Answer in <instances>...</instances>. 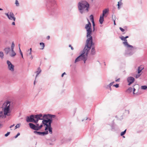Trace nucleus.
Returning a JSON list of instances; mask_svg holds the SVG:
<instances>
[{
	"instance_id": "13",
	"label": "nucleus",
	"mask_w": 147,
	"mask_h": 147,
	"mask_svg": "<svg viewBox=\"0 0 147 147\" xmlns=\"http://www.w3.org/2000/svg\"><path fill=\"white\" fill-rule=\"evenodd\" d=\"M135 80L134 78L132 77H129L127 78V80L129 83L128 85H130L132 83H133Z\"/></svg>"
},
{
	"instance_id": "56",
	"label": "nucleus",
	"mask_w": 147,
	"mask_h": 147,
	"mask_svg": "<svg viewBox=\"0 0 147 147\" xmlns=\"http://www.w3.org/2000/svg\"><path fill=\"white\" fill-rule=\"evenodd\" d=\"M12 25H15V23L14 22H13L12 23Z\"/></svg>"
},
{
	"instance_id": "53",
	"label": "nucleus",
	"mask_w": 147,
	"mask_h": 147,
	"mask_svg": "<svg viewBox=\"0 0 147 147\" xmlns=\"http://www.w3.org/2000/svg\"><path fill=\"white\" fill-rule=\"evenodd\" d=\"M14 125H14V124H13V125H11V126L9 127H10V128H11L12 127H13V126H14Z\"/></svg>"
},
{
	"instance_id": "6",
	"label": "nucleus",
	"mask_w": 147,
	"mask_h": 147,
	"mask_svg": "<svg viewBox=\"0 0 147 147\" xmlns=\"http://www.w3.org/2000/svg\"><path fill=\"white\" fill-rule=\"evenodd\" d=\"M92 45H91L86 44V48L87 50L85 51L86 53L85 54V55H84L82 60L84 61V63H86V61L87 59L88 52L91 49V47Z\"/></svg>"
},
{
	"instance_id": "64",
	"label": "nucleus",
	"mask_w": 147,
	"mask_h": 147,
	"mask_svg": "<svg viewBox=\"0 0 147 147\" xmlns=\"http://www.w3.org/2000/svg\"><path fill=\"white\" fill-rule=\"evenodd\" d=\"M21 56H22V58H23V55H21Z\"/></svg>"
},
{
	"instance_id": "17",
	"label": "nucleus",
	"mask_w": 147,
	"mask_h": 147,
	"mask_svg": "<svg viewBox=\"0 0 147 147\" xmlns=\"http://www.w3.org/2000/svg\"><path fill=\"white\" fill-rule=\"evenodd\" d=\"M114 83V82H112L110 84H109V85L105 86L104 87L106 88L109 89L110 90H111V86L113 85Z\"/></svg>"
},
{
	"instance_id": "18",
	"label": "nucleus",
	"mask_w": 147,
	"mask_h": 147,
	"mask_svg": "<svg viewBox=\"0 0 147 147\" xmlns=\"http://www.w3.org/2000/svg\"><path fill=\"white\" fill-rule=\"evenodd\" d=\"M94 44L91 47V48L92 47V48L91 50V55H94L96 53V51L94 47Z\"/></svg>"
},
{
	"instance_id": "31",
	"label": "nucleus",
	"mask_w": 147,
	"mask_h": 147,
	"mask_svg": "<svg viewBox=\"0 0 147 147\" xmlns=\"http://www.w3.org/2000/svg\"><path fill=\"white\" fill-rule=\"evenodd\" d=\"M34 133L37 135H41V132H38L36 131H34Z\"/></svg>"
},
{
	"instance_id": "62",
	"label": "nucleus",
	"mask_w": 147,
	"mask_h": 147,
	"mask_svg": "<svg viewBox=\"0 0 147 147\" xmlns=\"http://www.w3.org/2000/svg\"><path fill=\"white\" fill-rule=\"evenodd\" d=\"M3 9H2L0 8V10H2Z\"/></svg>"
},
{
	"instance_id": "41",
	"label": "nucleus",
	"mask_w": 147,
	"mask_h": 147,
	"mask_svg": "<svg viewBox=\"0 0 147 147\" xmlns=\"http://www.w3.org/2000/svg\"><path fill=\"white\" fill-rule=\"evenodd\" d=\"M92 25H93V31H94V26H95V24H94V22H92Z\"/></svg>"
},
{
	"instance_id": "52",
	"label": "nucleus",
	"mask_w": 147,
	"mask_h": 147,
	"mask_svg": "<svg viewBox=\"0 0 147 147\" xmlns=\"http://www.w3.org/2000/svg\"><path fill=\"white\" fill-rule=\"evenodd\" d=\"M31 51H32V49L30 48V49H28L27 51V52H29V51H31Z\"/></svg>"
},
{
	"instance_id": "8",
	"label": "nucleus",
	"mask_w": 147,
	"mask_h": 147,
	"mask_svg": "<svg viewBox=\"0 0 147 147\" xmlns=\"http://www.w3.org/2000/svg\"><path fill=\"white\" fill-rule=\"evenodd\" d=\"M56 116L55 115H52L50 114H45L43 116V118L46 119H48L49 122L52 123V118L55 117Z\"/></svg>"
},
{
	"instance_id": "54",
	"label": "nucleus",
	"mask_w": 147,
	"mask_h": 147,
	"mask_svg": "<svg viewBox=\"0 0 147 147\" xmlns=\"http://www.w3.org/2000/svg\"><path fill=\"white\" fill-rule=\"evenodd\" d=\"M50 36H47V40H49L50 39Z\"/></svg>"
},
{
	"instance_id": "22",
	"label": "nucleus",
	"mask_w": 147,
	"mask_h": 147,
	"mask_svg": "<svg viewBox=\"0 0 147 147\" xmlns=\"http://www.w3.org/2000/svg\"><path fill=\"white\" fill-rule=\"evenodd\" d=\"M104 20V16H100L99 21L100 23L101 24H102L103 23Z\"/></svg>"
},
{
	"instance_id": "61",
	"label": "nucleus",
	"mask_w": 147,
	"mask_h": 147,
	"mask_svg": "<svg viewBox=\"0 0 147 147\" xmlns=\"http://www.w3.org/2000/svg\"><path fill=\"white\" fill-rule=\"evenodd\" d=\"M19 49H20V53H21V50L20 49V47H19Z\"/></svg>"
},
{
	"instance_id": "49",
	"label": "nucleus",
	"mask_w": 147,
	"mask_h": 147,
	"mask_svg": "<svg viewBox=\"0 0 147 147\" xmlns=\"http://www.w3.org/2000/svg\"><path fill=\"white\" fill-rule=\"evenodd\" d=\"M36 125H35L36 126V127H39V125L38 123H36Z\"/></svg>"
},
{
	"instance_id": "42",
	"label": "nucleus",
	"mask_w": 147,
	"mask_h": 147,
	"mask_svg": "<svg viewBox=\"0 0 147 147\" xmlns=\"http://www.w3.org/2000/svg\"><path fill=\"white\" fill-rule=\"evenodd\" d=\"M119 29L120 30H121V31L122 32H123L125 31V30L123 29V28H122L121 27H120L119 28Z\"/></svg>"
},
{
	"instance_id": "32",
	"label": "nucleus",
	"mask_w": 147,
	"mask_h": 147,
	"mask_svg": "<svg viewBox=\"0 0 147 147\" xmlns=\"http://www.w3.org/2000/svg\"><path fill=\"white\" fill-rule=\"evenodd\" d=\"M141 89H142L145 90L147 88V86H141Z\"/></svg>"
},
{
	"instance_id": "55",
	"label": "nucleus",
	"mask_w": 147,
	"mask_h": 147,
	"mask_svg": "<svg viewBox=\"0 0 147 147\" xmlns=\"http://www.w3.org/2000/svg\"><path fill=\"white\" fill-rule=\"evenodd\" d=\"M125 112H127L129 114V111L128 110H126Z\"/></svg>"
},
{
	"instance_id": "37",
	"label": "nucleus",
	"mask_w": 147,
	"mask_h": 147,
	"mask_svg": "<svg viewBox=\"0 0 147 147\" xmlns=\"http://www.w3.org/2000/svg\"><path fill=\"white\" fill-rule=\"evenodd\" d=\"M15 4L17 6H19V2L17 0H16Z\"/></svg>"
},
{
	"instance_id": "59",
	"label": "nucleus",
	"mask_w": 147,
	"mask_h": 147,
	"mask_svg": "<svg viewBox=\"0 0 147 147\" xmlns=\"http://www.w3.org/2000/svg\"><path fill=\"white\" fill-rule=\"evenodd\" d=\"M33 57H32V55H31V57H30V58L31 59H33Z\"/></svg>"
},
{
	"instance_id": "25",
	"label": "nucleus",
	"mask_w": 147,
	"mask_h": 147,
	"mask_svg": "<svg viewBox=\"0 0 147 147\" xmlns=\"http://www.w3.org/2000/svg\"><path fill=\"white\" fill-rule=\"evenodd\" d=\"M122 1V0H120L119 2H118L117 5L118 6V9H120V6L121 5L123 4Z\"/></svg>"
},
{
	"instance_id": "19",
	"label": "nucleus",
	"mask_w": 147,
	"mask_h": 147,
	"mask_svg": "<svg viewBox=\"0 0 147 147\" xmlns=\"http://www.w3.org/2000/svg\"><path fill=\"white\" fill-rule=\"evenodd\" d=\"M11 49L8 47L5 48L4 49V51H5V53L6 55L8 54L11 50Z\"/></svg>"
},
{
	"instance_id": "35",
	"label": "nucleus",
	"mask_w": 147,
	"mask_h": 147,
	"mask_svg": "<svg viewBox=\"0 0 147 147\" xmlns=\"http://www.w3.org/2000/svg\"><path fill=\"white\" fill-rule=\"evenodd\" d=\"M47 130H48L50 134L52 133V127L48 128Z\"/></svg>"
},
{
	"instance_id": "43",
	"label": "nucleus",
	"mask_w": 147,
	"mask_h": 147,
	"mask_svg": "<svg viewBox=\"0 0 147 147\" xmlns=\"http://www.w3.org/2000/svg\"><path fill=\"white\" fill-rule=\"evenodd\" d=\"M20 134V133H18L17 135L14 137L15 138H16L18 137L19 136Z\"/></svg>"
},
{
	"instance_id": "15",
	"label": "nucleus",
	"mask_w": 147,
	"mask_h": 147,
	"mask_svg": "<svg viewBox=\"0 0 147 147\" xmlns=\"http://www.w3.org/2000/svg\"><path fill=\"white\" fill-rule=\"evenodd\" d=\"M9 54L11 57H14L16 55V53L14 52V50H13V51H12L11 49Z\"/></svg>"
},
{
	"instance_id": "9",
	"label": "nucleus",
	"mask_w": 147,
	"mask_h": 147,
	"mask_svg": "<svg viewBox=\"0 0 147 147\" xmlns=\"http://www.w3.org/2000/svg\"><path fill=\"white\" fill-rule=\"evenodd\" d=\"M5 14L9 20H13L14 21L16 20V18L15 17L14 15L12 12H11L8 13H6Z\"/></svg>"
},
{
	"instance_id": "16",
	"label": "nucleus",
	"mask_w": 147,
	"mask_h": 147,
	"mask_svg": "<svg viewBox=\"0 0 147 147\" xmlns=\"http://www.w3.org/2000/svg\"><path fill=\"white\" fill-rule=\"evenodd\" d=\"M44 118L43 117V116H42V117H40V119H42V123L44 125H45L47 124V123H49V121L48 120V119H44Z\"/></svg>"
},
{
	"instance_id": "38",
	"label": "nucleus",
	"mask_w": 147,
	"mask_h": 147,
	"mask_svg": "<svg viewBox=\"0 0 147 147\" xmlns=\"http://www.w3.org/2000/svg\"><path fill=\"white\" fill-rule=\"evenodd\" d=\"M20 124H17L15 127V129L17 128H19L20 127Z\"/></svg>"
},
{
	"instance_id": "10",
	"label": "nucleus",
	"mask_w": 147,
	"mask_h": 147,
	"mask_svg": "<svg viewBox=\"0 0 147 147\" xmlns=\"http://www.w3.org/2000/svg\"><path fill=\"white\" fill-rule=\"evenodd\" d=\"M128 48L127 50L126 51V54L128 55H131L135 52L134 49L132 47H127Z\"/></svg>"
},
{
	"instance_id": "3",
	"label": "nucleus",
	"mask_w": 147,
	"mask_h": 147,
	"mask_svg": "<svg viewBox=\"0 0 147 147\" xmlns=\"http://www.w3.org/2000/svg\"><path fill=\"white\" fill-rule=\"evenodd\" d=\"M14 104L12 101H7L5 102L3 105V107H4V114L5 116V118L6 117V116H9L10 115L9 113L10 112V109L13 108Z\"/></svg>"
},
{
	"instance_id": "51",
	"label": "nucleus",
	"mask_w": 147,
	"mask_h": 147,
	"mask_svg": "<svg viewBox=\"0 0 147 147\" xmlns=\"http://www.w3.org/2000/svg\"><path fill=\"white\" fill-rule=\"evenodd\" d=\"M120 80V78H118V79H117V80H115V81L116 82H119V80Z\"/></svg>"
},
{
	"instance_id": "11",
	"label": "nucleus",
	"mask_w": 147,
	"mask_h": 147,
	"mask_svg": "<svg viewBox=\"0 0 147 147\" xmlns=\"http://www.w3.org/2000/svg\"><path fill=\"white\" fill-rule=\"evenodd\" d=\"M7 63L8 65V68L9 70L13 72L14 70V66L11 62L10 61L8 60L7 61Z\"/></svg>"
},
{
	"instance_id": "45",
	"label": "nucleus",
	"mask_w": 147,
	"mask_h": 147,
	"mask_svg": "<svg viewBox=\"0 0 147 147\" xmlns=\"http://www.w3.org/2000/svg\"><path fill=\"white\" fill-rule=\"evenodd\" d=\"M141 75V74H137L136 76V78H138Z\"/></svg>"
},
{
	"instance_id": "7",
	"label": "nucleus",
	"mask_w": 147,
	"mask_h": 147,
	"mask_svg": "<svg viewBox=\"0 0 147 147\" xmlns=\"http://www.w3.org/2000/svg\"><path fill=\"white\" fill-rule=\"evenodd\" d=\"M86 45L84 49L83 50L81 51V54L76 59L74 62L75 63L82 60L84 55L86 53L85 51H86Z\"/></svg>"
},
{
	"instance_id": "36",
	"label": "nucleus",
	"mask_w": 147,
	"mask_h": 147,
	"mask_svg": "<svg viewBox=\"0 0 147 147\" xmlns=\"http://www.w3.org/2000/svg\"><path fill=\"white\" fill-rule=\"evenodd\" d=\"M126 129L125 130L123 131L121 133V135L123 136L126 133Z\"/></svg>"
},
{
	"instance_id": "57",
	"label": "nucleus",
	"mask_w": 147,
	"mask_h": 147,
	"mask_svg": "<svg viewBox=\"0 0 147 147\" xmlns=\"http://www.w3.org/2000/svg\"><path fill=\"white\" fill-rule=\"evenodd\" d=\"M114 20V25H116V24L115 22V20Z\"/></svg>"
},
{
	"instance_id": "29",
	"label": "nucleus",
	"mask_w": 147,
	"mask_h": 147,
	"mask_svg": "<svg viewBox=\"0 0 147 147\" xmlns=\"http://www.w3.org/2000/svg\"><path fill=\"white\" fill-rule=\"evenodd\" d=\"M4 54L2 52H0V57L1 59H3V58Z\"/></svg>"
},
{
	"instance_id": "33",
	"label": "nucleus",
	"mask_w": 147,
	"mask_h": 147,
	"mask_svg": "<svg viewBox=\"0 0 147 147\" xmlns=\"http://www.w3.org/2000/svg\"><path fill=\"white\" fill-rule=\"evenodd\" d=\"M133 89L131 87L127 89V91L128 92H131L132 91Z\"/></svg>"
},
{
	"instance_id": "23",
	"label": "nucleus",
	"mask_w": 147,
	"mask_h": 147,
	"mask_svg": "<svg viewBox=\"0 0 147 147\" xmlns=\"http://www.w3.org/2000/svg\"><path fill=\"white\" fill-rule=\"evenodd\" d=\"M40 49H43L45 47V44L43 42H40Z\"/></svg>"
},
{
	"instance_id": "24",
	"label": "nucleus",
	"mask_w": 147,
	"mask_h": 147,
	"mask_svg": "<svg viewBox=\"0 0 147 147\" xmlns=\"http://www.w3.org/2000/svg\"><path fill=\"white\" fill-rule=\"evenodd\" d=\"M108 11V10L107 9H105L103 11H102V16H104L105 14H106Z\"/></svg>"
},
{
	"instance_id": "60",
	"label": "nucleus",
	"mask_w": 147,
	"mask_h": 147,
	"mask_svg": "<svg viewBox=\"0 0 147 147\" xmlns=\"http://www.w3.org/2000/svg\"><path fill=\"white\" fill-rule=\"evenodd\" d=\"M20 53V54H21V55H23V54H22V52H21V53Z\"/></svg>"
},
{
	"instance_id": "40",
	"label": "nucleus",
	"mask_w": 147,
	"mask_h": 147,
	"mask_svg": "<svg viewBox=\"0 0 147 147\" xmlns=\"http://www.w3.org/2000/svg\"><path fill=\"white\" fill-rule=\"evenodd\" d=\"M42 126L43 125L42 124H41L40 126H39V127H38V130L40 129L42 127Z\"/></svg>"
},
{
	"instance_id": "1",
	"label": "nucleus",
	"mask_w": 147,
	"mask_h": 147,
	"mask_svg": "<svg viewBox=\"0 0 147 147\" xmlns=\"http://www.w3.org/2000/svg\"><path fill=\"white\" fill-rule=\"evenodd\" d=\"M88 24H86L85 28L86 30V36L88 38L86 40V44H90L93 45L94 44L92 41V38L91 34L92 32L91 28V24L88 19H87Z\"/></svg>"
},
{
	"instance_id": "27",
	"label": "nucleus",
	"mask_w": 147,
	"mask_h": 147,
	"mask_svg": "<svg viewBox=\"0 0 147 147\" xmlns=\"http://www.w3.org/2000/svg\"><path fill=\"white\" fill-rule=\"evenodd\" d=\"M143 69V68L141 67H138V73L139 74L141 71Z\"/></svg>"
},
{
	"instance_id": "39",
	"label": "nucleus",
	"mask_w": 147,
	"mask_h": 147,
	"mask_svg": "<svg viewBox=\"0 0 147 147\" xmlns=\"http://www.w3.org/2000/svg\"><path fill=\"white\" fill-rule=\"evenodd\" d=\"M10 134V132H7L6 134H5V137H7Z\"/></svg>"
},
{
	"instance_id": "34",
	"label": "nucleus",
	"mask_w": 147,
	"mask_h": 147,
	"mask_svg": "<svg viewBox=\"0 0 147 147\" xmlns=\"http://www.w3.org/2000/svg\"><path fill=\"white\" fill-rule=\"evenodd\" d=\"M15 46L14 44L13 43V42L12 43L11 46V49L13 51V50H14V47Z\"/></svg>"
},
{
	"instance_id": "2",
	"label": "nucleus",
	"mask_w": 147,
	"mask_h": 147,
	"mask_svg": "<svg viewBox=\"0 0 147 147\" xmlns=\"http://www.w3.org/2000/svg\"><path fill=\"white\" fill-rule=\"evenodd\" d=\"M89 7V3L85 1H81L78 4V10L81 14L88 12Z\"/></svg>"
},
{
	"instance_id": "12",
	"label": "nucleus",
	"mask_w": 147,
	"mask_h": 147,
	"mask_svg": "<svg viewBox=\"0 0 147 147\" xmlns=\"http://www.w3.org/2000/svg\"><path fill=\"white\" fill-rule=\"evenodd\" d=\"M120 38L122 40L124 41L123 42V43L125 47H132V46L129 45L128 44L127 40L125 39V37L122 36L121 37H120Z\"/></svg>"
},
{
	"instance_id": "28",
	"label": "nucleus",
	"mask_w": 147,
	"mask_h": 147,
	"mask_svg": "<svg viewBox=\"0 0 147 147\" xmlns=\"http://www.w3.org/2000/svg\"><path fill=\"white\" fill-rule=\"evenodd\" d=\"M4 115L2 111H0V119L3 118Z\"/></svg>"
},
{
	"instance_id": "4",
	"label": "nucleus",
	"mask_w": 147,
	"mask_h": 147,
	"mask_svg": "<svg viewBox=\"0 0 147 147\" xmlns=\"http://www.w3.org/2000/svg\"><path fill=\"white\" fill-rule=\"evenodd\" d=\"M42 114H40L36 115H32L29 117L27 116L26 118V121L27 122H34L35 123H38L39 120H42L40 117H42Z\"/></svg>"
},
{
	"instance_id": "30",
	"label": "nucleus",
	"mask_w": 147,
	"mask_h": 147,
	"mask_svg": "<svg viewBox=\"0 0 147 147\" xmlns=\"http://www.w3.org/2000/svg\"><path fill=\"white\" fill-rule=\"evenodd\" d=\"M90 20L91 21H92V22H94V17L92 15H91L90 16Z\"/></svg>"
},
{
	"instance_id": "20",
	"label": "nucleus",
	"mask_w": 147,
	"mask_h": 147,
	"mask_svg": "<svg viewBox=\"0 0 147 147\" xmlns=\"http://www.w3.org/2000/svg\"><path fill=\"white\" fill-rule=\"evenodd\" d=\"M41 70L40 68V67H38L37 69V70L35 72L37 74L36 76V79L38 75L41 73Z\"/></svg>"
},
{
	"instance_id": "5",
	"label": "nucleus",
	"mask_w": 147,
	"mask_h": 147,
	"mask_svg": "<svg viewBox=\"0 0 147 147\" xmlns=\"http://www.w3.org/2000/svg\"><path fill=\"white\" fill-rule=\"evenodd\" d=\"M50 7L49 11L51 12H54L56 10L57 7L56 1L55 0H50Z\"/></svg>"
},
{
	"instance_id": "26",
	"label": "nucleus",
	"mask_w": 147,
	"mask_h": 147,
	"mask_svg": "<svg viewBox=\"0 0 147 147\" xmlns=\"http://www.w3.org/2000/svg\"><path fill=\"white\" fill-rule=\"evenodd\" d=\"M48 134V132L47 131H45L41 132V135H42L43 136H44L45 135Z\"/></svg>"
},
{
	"instance_id": "44",
	"label": "nucleus",
	"mask_w": 147,
	"mask_h": 147,
	"mask_svg": "<svg viewBox=\"0 0 147 147\" xmlns=\"http://www.w3.org/2000/svg\"><path fill=\"white\" fill-rule=\"evenodd\" d=\"M113 86L117 88H118L119 86V85L118 84H117L115 85H114Z\"/></svg>"
},
{
	"instance_id": "48",
	"label": "nucleus",
	"mask_w": 147,
	"mask_h": 147,
	"mask_svg": "<svg viewBox=\"0 0 147 147\" xmlns=\"http://www.w3.org/2000/svg\"><path fill=\"white\" fill-rule=\"evenodd\" d=\"M66 73L65 72H64L62 74L61 76V77H63V76L64 75H66Z\"/></svg>"
},
{
	"instance_id": "21",
	"label": "nucleus",
	"mask_w": 147,
	"mask_h": 147,
	"mask_svg": "<svg viewBox=\"0 0 147 147\" xmlns=\"http://www.w3.org/2000/svg\"><path fill=\"white\" fill-rule=\"evenodd\" d=\"M51 123L49 122L48 124H47L45 125L46 126L45 130H46L48 129V128H51Z\"/></svg>"
},
{
	"instance_id": "50",
	"label": "nucleus",
	"mask_w": 147,
	"mask_h": 147,
	"mask_svg": "<svg viewBox=\"0 0 147 147\" xmlns=\"http://www.w3.org/2000/svg\"><path fill=\"white\" fill-rule=\"evenodd\" d=\"M135 90H136V89L135 88H134L133 90V94H135L134 92H135Z\"/></svg>"
},
{
	"instance_id": "47",
	"label": "nucleus",
	"mask_w": 147,
	"mask_h": 147,
	"mask_svg": "<svg viewBox=\"0 0 147 147\" xmlns=\"http://www.w3.org/2000/svg\"><path fill=\"white\" fill-rule=\"evenodd\" d=\"M28 52V54H27V55H31L32 53L31 51H29V52Z\"/></svg>"
},
{
	"instance_id": "46",
	"label": "nucleus",
	"mask_w": 147,
	"mask_h": 147,
	"mask_svg": "<svg viewBox=\"0 0 147 147\" xmlns=\"http://www.w3.org/2000/svg\"><path fill=\"white\" fill-rule=\"evenodd\" d=\"M69 47H71V49L72 50H74V48L73 47H72V46H71V45H69Z\"/></svg>"
},
{
	"instance_id": "58",
	"label": "nucleus",
	"mask_w": 147,
	"mask_h": 147,
	"mask_svg": "<svg viewBox=\"0 0 147 147\" xmlns=\"http://www.w3.org/2000/svg\"><path fill=\"white\" fill-rule=\"evenodd\" d=\"M125 37V39H126V38H127L129 37L128 36H126Z\"/></svg>"
},
{
	"instance_id": "14",
	"label": "nucleus",
	"mask_w": 147,
	"mask_h": 147,
	"mask_svg": "<svg viewBox=\"0 0 147 147\" xmlns=\"http://www.w3.org/2000/svg\"><path fill=\"white\" fill-rule=\"evenodd\" d=\"M29 125L30 127L32 129L34 130L35 131L38 130V127H37L35 125L32 123H29Z\"/></svg>"
},
{
	"instance_id": "63",
	"label": "nucleus",
	"mask_w": 147,
	"mask_h": 147,
	"mask_svg": "<svg viewBox=\"0 0 147 147\" xmlns=\"http://www.w3.org/2000/svg\"><path fill=\"white\" fill-rule=\"evenodd\" d=\"M35 80L34 82V84H35Z\"/></svg>"
}]
</instances>
